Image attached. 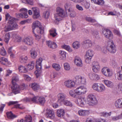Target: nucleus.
<instances>
[{
	"instance_id": "23",
	"label": "nucleus",
	"mask_w": 122,
	"mask_h": 122,
	"mask_svg": "<svg viewBox=\"0 0 122 122\" xmlns=\"http://www.w3.org/2000/svg\"><path fill=\"white\" fill-rule=\"evenodd\" d=\"M89 113V111L88 110H80L78 112V114L81 116H85L87 115Z\"/></svg>"
},
{
	"instance_id": "29",
	"label": "nucleus",
	"mask_w": 122,
	"mask_h": 122,
	"mask_svg": "<svg viewBox=\"0 0 122 122\" xmlns=\"http://www.w3.org/2000/svg\"><path fill=\"white\" fill-rule=\"evenodd\" d=\"M28 60L27 56H21L19 57L20 62L21 63L24 64L26 63Z\"/></svg>"
},
{
	"instance_id": "53",
	"label": "nucleus",
	"mask_w": 122,
	"mask_h": 122,
	"mask_svg": "<svg viewBox=\"0 0 122 122\" xmlns=\"http://www.w3.org/2000/svg\"><path fill=\"white\" fill-rule=\"evenodd\" d=\"M10 35L9 33H6L5 37V41L6 43H8L10 39Z\"/></svg>"
},
{
	"instance_id": "32",
	"label": "nucleus",
	"mask_w": 122,
	"mask_h": 122,
	"mask_svg": "<svg viewBox=\"0 0 122 122\" xmlns=\"http://www.w3.org/2000/svg\"><path fill=\"white\" fill-rule=\"evenodd\" d=\"M59 53L60 56V58L61 60H64L66 57V53L65 52L61 51H59Z\"/></svg>"
},
{
	"instance_id": "40",
	"label": "nucleus",
	"mask_w": 122,
	"mask_h": 122,
	"mask_svg": "<svg viewBox=\"0 0 122 122\" xmlns=\"http://www.w3.org/2000/svg\"><path fill=\"white\" fill-rule=\"evenodd\" d=\"M50 34L53 37L56 36L57 35L56 30L54 29H52L49 30Z\"/></svg>"
},
{
	"instance_id": "4",
	"label": "nucleus",
	"mask_w": 122,
	"mask_h": 122,
	"mask_svg": "<svg viewBox=\"0 0 122 122\" xmlns=\"http://www.w3.org/2000/svg\"><path fill=\"white\" fill-rule=\"evenodd\" d=\"M87 99L89 105H93L97 103V101L96 97L93 94H89L87 96Z\"/></svg>"
},
{
	"instance_id": "2",
	"label": "nucleus",
	"mask_w": 122,
	"mask_h": 122,
	"mask_svg": "<svg viewBox=\"0 0 122 122\" xmlns=\"http://www.w3.org/2000/svg\"><path fill=\"white\" fill-rule=\"evenodd\" d=\"M56 12V13L54 15V17L57 21L60 20V17H65L67 16V13L64 11L63 9L60 7L57 8Z\"/></svg>"
},
{
	"instance_id": "60",
	"label": "nucleus",
	"mask_w": 122,
	"mask_h": 122,
	"mask_svg": "<svg viewBox=\"0 0 122 122\" xmlns=\"http://www.w3.org/2000/svg\"><path fill=\"white\" fill-rule=\"evenodd\" d=\"M122 118V117L121 115H120L118 116H116L113 117L112 118V120L113 121H115L119 119Z\"/></svg>"
},
{
	"instance_id": "16",
	"label": "nucleus",
	"mask_w": 122,
	"mask_h": 122,
	"mask_svg": "<svg viewBox=\"0 0 122 122\" xmlns=\"http://www.w3.org/2000/svg\"><path fill=\"white\" fill-rule=\"evenodd\" d=\"M100 69V67L98 62L94 61L92 63V70L95 72H97Z\"/></svg>"
},
{
	"instance_id": "62",
	"label": "nucleus",
	"mask_w": 122,
	"mask_h": 122,
	"mask_svg": "<svg viewBox=\"0 0 122 122\" xmlns=\"http://www.w3.org/2000/svg\"><path fill=\"white\" fill-rule=\"evenodd\" d=\"M6 54V52L3 47H2L0 51L1 54L3 56L5 55Z\"/></svg>"
},
{
	"instance_id": "14",
	"label": "nucleus",
	"mask_w": 122,
	"mask_h": 122,
	"mask_svg": "<svg viewBox=\"0 0 122 122\" xmlns=\"http://www.w3.org/2000/svg\"><path fill=\"white\" fill-rule=\"evenodd\" d=\"M33 13V18L35 19L38 18L40 16L39 9L36 7H33L31 8Z\"/></svg>"
},
{
	"instance_id": "3",
	"label": "nucleus",
	"mask_w": 122,
	"mask_h": 122,
	"mask_svg": "<svg viewBox=\"0 0 122 122\" xmlns=\"http://www.w3.org/2000/svg\"><path fill=\"white\" fill-rule=\"evenodd\" d=\"M42 61V58L40 57L37 59L36 61V70L35 72V73L37 78L39 76V74L41 73L42 68L41 63Z\"/></svg>"
},
{
	"instance_id": "42",
	"label": "nucleus",
	"mask_w": 122,
	"mask_h": 122,
	"mask_svg": "<svg viewBox=\"0 0 122 122\" xmlns=\"http://www.w3.org/2000/svg\"><path fill=\"white\" fill-rule=\"evenodd\" d=\"M68 11L69 12H70V16L71 17H74L76 16V13L74 10H71L69 8L68 9Z\"/></svg>"
},
{
	"instance_id": "55",
	"label": "nucleus",
	"mask_w": 122,
	"mask_h": 122,
	"mask_svg": "<svg viewBox=\"0 0 122 122\" xmlns=\"http://www.w3.org/2000/svg\"><path fill=\"white\" fill-rule=\"evenodd\" d=\"M63 48L65 49L69 52H71L72 50L69 46L64 45L62 46Z\"/></svg>"
},
{
	"instance_id": "45",
	"label": "nucleus",
	"mask_w": 122,
	"mask_h": 122,
	"mask_svg": "<svg viewBox=\"0 0 122 122\" xmlns=\"http://www.w3.org/2000/svg\"><path fill=\"white\" fill-rule=\"evenodd\" d=\"M63 103L67 106H72V104L70 101L67 100L66 98L62 102Z\"/></svg>"
},
{
	"instance_id": "37",
	"label": "nucleus",
	"mask_w": 122,
	"mask_h": 122,
	"mask_svg": "<svg viewBox=\"0 0 122 122\" xmlns=\"http://www.w3.org/2000/svg\"><path fill=\"white\" fill-rule=\"evenodd\" d=\"M80 42L77 41L74 42L72 44L73 47L75 49H77L80 47Z\"/></svg>"
},
{
	"instance_id": "1",
	"label": "nucleus",
	"mask_w": 122,
	"mask_h": 122,
	"mask_svg": "<svg viewBox=\"0 0 122 122\" xmlns=\"http://www.w3.org/2000/svg\"><path fill=\"white\" fill-rule=\"evenodd\" d=\"M32 32L34 33V30H36V31L38 34H43L44 32L43 28L41 25V23L38 21L34 22L32 25Z\"/></svg>"
},
{
	"instance_id": "18",
	"label": "nucleus",
	"mask_w": 122,
	"mask_h": 122,
	"mask_svg": "<svg viewBox=\"0 0 122 122\" xmlns=\"http://www.w3.org/2000/svg\"><path fill=\"white\" fill-rule=\"evenodd\" d=\"M65 85L67 87L69 88H71L75 86V83L72 80H68L65 81Z\"/></svg>"
},
{
	"instance_id": "38",
	"label": "nucleus",
	"mask_w": 122,
	"mask_h": 122,
	"mask_svg": "<svg viewBox=\"0 0 122 122\" xmlns=\"http://www.w3.org/2000/svg\"><path fill=\"white\" fill-rule=\"evenodd\" d=\"M50 12L49 11L46 10L44 12L43 14V17L45 19H48L50 16Z\"/></svg>"
},
{
	"instance_id": "10",
	"label": "nucleus",
	"mask_w": 122,
	"mask_h": 122,
	"mask_svg": "<svg viewBox=\"0 0 122 122\" xmlns=\"http://www.w3.org/2000/svg\"><path fill=\"white\" fill-rule=\"evenodd\" d=\"M108 43L109 44V46L107 47L108 51L112 53H115L116 51L115 47L112 41H111L108 42Z\"/></svg>"
},
{
	"instance_id": "46",
	"label": "nucleus",
	"mask_w": 122,
	"mask_h": 122,
	"mask_svg": "<svg viewBox=\"0 0 122 122\" xmlns=\"http://www.w3.org/2000/svg\"><path fill=\"white\" fill-rule=\"evenodd\" d=\"M38 100L39 103L42 105L44 104L46 101L45 98L42 97H38Z\"/></svg>"
},
{
	"instance_id": "41",
	"label": "nucleus",
	"mask_w": 122,
	"mask_h": 122,
	"mask_svg": "<svg viewBox=\"0 0 122 122\" xmlns=\"http://www.w3.org/2000/svg\"><path fill=\"white\" fill-rule=\"evenodd\" d=\"M35 66V62L33 61H31L28 65V67L29 70H31L34 68Z\"/></svg>"
},
{
	"instance_id": "7",
	"label": "nucleus",
	"mask_w": 122,
	"mask_h": 122,
	"mask_svg": "<svg viewBox=\"0 0 122 122\" xmlns=\"http://www.w3.org/2000/svg\"><path fill=\"white\" fill-rule=\"evenodd\" d=\"M75 102L78 105L83 107H84L86 104V99L83 97L78 98L76 101Z\"/></svg>"
},
{
	"instance_id": "8",
	"label": "nucleus",
	"mask_w": 122,
	"mask_h": 122,
	"mask_svg": "<svg viewBox=\"0 0 122 122\" xmlns=\"http://www.w3.org/2000/svg\"><path fill=\"white\" fill-rule=\"evenodd\" d=\"M102 33L104 37L109 39H112L113 37V36L111 31L107 29H103Z\"/></svg>"
},
{
	"instance_id": "19",
	"label": "nucleus",
	"mask_w": 122,
	"mask_h": 122,
	"mask_svg": "<svg viewBox=\"0 0 122 122\" xmlns=\"http://www.w3.org/2000/svg\"><path fill=\"white\" fill-rule=\"evenodd\" d=\"M74 62L76 65L78 66L81 67L83 66V64L82 60L79 57H75Z\"/></svg>"
},
{
	"instance_id": "30",
	"label": "nucleus",
	"mask_w": 122,
	"mask_h": 122,
	"mask_svg": "<svg viewBox=\"0 0 122 122\" xmlns=\"http://www.w3.org/2000/svg\"><path fill=\"white\" fill-rule=\"evenodd\" d=\"M99 85L97 92H101L104 91L105 90L106 88L104 85L102 84H99Z\"/></svg>"
},
{
	"instance_id": "49",
	"label": "nucleus",
	"mask_w": 122,
	"mask_h": 122,
	"mask_svg": "<svg viewBox=\"0 0 122 122\" xmlns=\"http://www.w3.org/2000/svg\"><path fill=\"white\" fill-rule=\"evenodd\" d=\"M12 30L11 28V26L10 24L9 25H6L4 28V31L5 32H7L10 30Z\"/></svg>"
},
{
	"instance_id": "20",
	"label": "nucleus",
	"mask_w": 122,
	"mask_h": 122,
	"mask_svg": "<svg viewBox=\"0 0 122 122\" xmlns=\"http://www.w3.org/2000/svg\"><path fill=\"white\" fill-rule=\"evenodd\" d=\"M83 42L84 47L86 48L91 47L92 45V41L89 40H86L84 41Z\"/></svg>"
},
{
	"instance_id": "28",
	"label": "nucleus",
	"mask_w": 122,
	"mask_h": 122,
	"mask_svg": "<svg viewBox=\"0 0 122 122\" xmlns=\"http://www.w3.org/2000/svg\"><path fill=\"white\" fill-rule=\"evenodd\" d=\"M115 105L117 108H122V103L121 99H119L116 101L115 102Z\"/></svg>"
},
{
	"instance_id": "26",
	"label": "nucleus",
	"mask_w": 122,
	"mask_h": 122,
	"mask_svg": "<svg viewBox=\"0 0 122 122\" xmlns=\"http://www.w3.org/2000/svg\"><path fill=\"white\" fill-rule=\"evenodd\" d=\"M5 19L6 20H8L9 23H13V21L15 19L13 17H11L8 13H7L5 15Z\"/></svg>"
},
{
	"instance_id": "59",
	"label": "nucleus",
	"mask_w": 122,
	"mask_h": 122,
	"mask_svg": "<svg viewBox=\"0 0 122 122\" xmlns=\"http://www.w3.org/2000/svg\"><path fill=\"white\" fill-rule=\"evenodd\" d=\"M12 30L14 29L17 28L18 27V25L15 23L13 22L10 24Z\"/></svg>"
},
{
	"instance_id": "64",
	"label": "nucleus",
	"mask_w": 122,
	"mask_h": 122,
	"mask_svg": "<svg viewBox=\"0 0 122 122\" xmlns=\"http://www.w3.org/2000/svg\"><path fill=\"white\" fill-rule=\"evenodd\" d=\"M106 120L103 118H99L96 119V122H106Z\"/></svg>"
},
{
	"instance_id": "31",
	"label": "nucleus",
	"mask_w": 122,
	"mask_h": 122,
	"mask_svg": "<svg viewBox=\"0 0 122 122\" xmlns=\"http://www.w3.org/2000/svg\"><path fill=\"white\" fill-rule=\"evenodd\" d=\"M111 112H106L105 111L103 112L100 113V115L101 116L105 117H107L110 116L111 115Z\"/></svg>"
},
{
	"instance_id": "54",
	"label": "nucleus",
	"mask_w": 122,
	"mask_h": 122,
	"mask_svg": "<svg viewBox=\"0 0 122 122\" xmlns=\"http://www.w3.org/2000/svg\"><path fill=\"white\" fill-rule=\"evenodd\" d=\"M99 83H94L92 86V88L95 91H97Z\"/></svg>"
},
{
	"instance_id": "44",
	"label": "nucleus",
	"mask_w": 122,
	"mask_h": 122,
	"mask_svg": "<svg viewBox=\"0 0 122 122\" xmlns=\"http://www.w3.org/2000/svg\"><path fill=\"white\" fill-rule=\"evenodd\" d=\"M39 86L36 83L32 84L31 87L34 91H36L39 88Z\"/></svg>"
},
{
	"instance_id": "58",
	"label": "nucleus",
	"mask_w": 122,
	"mask_h": 122,
	"mask_svg": "<svg viewBox=\"0 0 122 122\" xmlns=\"http://www.w3.org/2000/svg\"><path fill=\"white\" fill-rule=\"evenodd\" d=\"M16 36V37L15 38V42H19L21 41V37L15 35V34L13 35V37L14 38V36Z\"/></svg>"
},
{
	"instance_id": "47",
	"label": "nucleus",
	"mask_w": 122,
	"mask_h": 122,
	"mask_svg": "<svg viewBox=\"0 0 122 122\" xmlns=\"http://www.w3.org/2000/svg\"><path fill=\"white\" fill-rule=\"evenodd\" d=\"M85 19L88 22L91 23H96L97 21L95 19H93L92 18L89 17H86Z\"/></svg>"
},
{
	"instance_id": "63",
	"label": "nucleus",
	"mask_w": 122,
	"mask_h": 122,
	"mask_svg": "<svg viewBox=\"0 0 122 122\" xmlns=\"http://www.w3.org/2000/svg\"><path fill=\"white\" fill-rule=\"evenodd\" d=\"M23 76L24 77V79L27 81H29L31 80V78L27 75H24Z\"/></svg>"
},
{
	"instance_id": "5",
	"label": "nucleus",
	"mask_w": 122,
	"mask_h": 122,
	"mask_svg": "<svg viewBox=\"0 0 122 122\" xmlns=\"http://www.w3.org/2000/svg\"><path fill=\"white\" fill-rule=\"evenodd\" d=\"M93 55V52L92 50H89L87 51L85 56V62L88 64L90 63Z\"/></svg>"
},
{
	"instance_id": "50",
	"label": "nucleus",
	"mask_w": 122,
	"mask_h": 122,
	"mask_svg": "<svg viewBox=\"0 0 122 122\" xmlns=\"http://www.w3.org/2000/svg\"><path fill=\"white\" fill-rule=\"evenodd\" d=\"M115 77L118 80H122V71L118 72Z\"/></svg>"
},
{
	"instance_id": "13",
	"label": "nucleus",
	"mask_w": 122,
	"mask_h": 122,
	"mask_svg": "<svg viewBox=\"0 0 122 122\" xmlns=\"http://www.w3.org/2000/svg\"><path fill=\"white\" fill-rule=\"evenodd\" d=\"M23 42L26 45L31 46L33 44V39L30 37L25 38L23 40Z\"/></svg>"
},
{
	"instance_id": "15",
	"label": "nucleus",
	"mask_w": 122,
	"mask_h": 122,
	"mask_svg": "<svg viewBox=\"0 0 122 122\" xmlns=\"http://www.w3.org/2000/svg\"><path fill=\"white\" fill-rule=\"evenodd\" d=\"M46 115L47 118L51 119H53L55 117L54 112L52 110L50 109H47Z\"/></svg>"
},
{
	"instance_id": "27",
	"label": "nucleus",
	"mask_w": 122,
	"mask_h": 122,
	"mask_svg": "<svg viewBox=\"0 0 122 122\" xmlns=\"http://www.w3.org/2000/svg\"><path fill=\"white\" fill-rule=\"evenodd\" d=\"M31 57L33 59L36 58L37 55V51L34 49H32L30 51Z\"/></svg>"
},
{
	"instance_id": "6",
	"label": "nucleus",
	"mask_w": 122,
	"mask_h": 122,
	"mask_svg": "<svg viewBox=\"0 0 122 122\" xmlns=\"http://www.w3.org/2000/svg\"><path fill=\"white\" fill-rule=\"evenodd\" d=\"M87 91L86 88L83 86H79L75 89V92L77 95L84 94Z\"/></svg>"
},
{
	"instance_id": "36",
	"label": "nucleus",
	"mask_w": 122,
	"mask_h": 122,
	"mask_svg": "<svg viewBox=\"0 0 122 122\" xmlns=\"http://www.w3.org/2000/svg\"><path fill=\"white\" fill-rule=\"evenodd\" d=\"M104 82L105 84L108 87H112L113 86V83L111 81L108 80H104Z\"/></svg>"
},
{
	"instance_id": "25",
	"label": "nucleus",
	"mask_w": 122,
	"mask_h": 122,
	"mask_svg": "<svg viewBox=\"0 0 122 122\" xmlns=\"http://www.w3.org/2000/svg\"><path fill=\"white\" fill-rule=\"evenodd\" d=\"M27 101H31L35 103H37L38 102V96H34L32 97L26 98Z\"/></svg>"
},
{
	"instance_id": "17",
	"label": "nucleus",
	"mask_w": 122,
	"mask_h": 122,
	"mask_svg": "<svg viewBox=\"0 0 122 122\" xmlns=\"http://www.w3.org/2000/svg\"><path fill=\"white\" fill-rule=\"evenodd\" d=\"M11 90L15 94L19 93L20 88L19 86L17 84H12Z\"/></svg>"
},
{
	"instance_id": "56",
	"label": "nucleus",
	"mask_w": 122,
	"mask_h": 122,
	"mask_svg": "<svg viewBox=\"0 0 122 122\" xmlns=\"http://www.w3.org/2000/svg\"><path fill=\"white\" fill-rule=\"evenodd\" d=\"M69 94L71 96L74 97H76L77 95V94L75 92V90L74 91L72 90H70L69 92Z\"/></svg>"
},
{
	"instance_id": "39",
	"label": "nucleus",
	"mask_w": 122,
	"mask_h": 122,
	"mask_svg": "<svg viewBox=\"0 0 122 122\" xmlns=\"http://www.w3.org/2000/svg\"><path fill=\"white\" fill-rule=\"evenodd\" d=\"M18 69L19 71L21 72L26 73L27 70L25 66L21 65L19 66Z\"/></svg>"
},
{
	"instance_id": "57",
	"label": "nucleus",
	"mask_w": 122,
	"mask_h": 122,
	"mask_svg": "<svg viewBox=\"0 0 122 122\" xmlns=\"http://www.w3.org/2000/svg\"><path fill=\"white\" fill-rule=\"evenodd\" d=\"M31 117L30 115H27L25 117V122H31Z\"/></svg>"
},
{
	"instance_id": "61",
	"label": "nucleus",
	"mask_w": 122,
	"mask_h": 122,
	"mask_svg": "<svg viewBox=\"0 0 122 122\" xmlns=\"http://www.w3.org/2000/svg\"><path fill=\"white\" fill-rule=\"evenodd\" d=\"M71 6V4L70 2H68L65 4L64 5V7L66 10L68 9L69 7H70Z\"/></svg>"
},
{
	"instance_id": "12",
	"label": "nucleus",
	"mask_w": 122,
	"mask_h": 122,
	"mask_svg": "<svg viewBox=\"0 0 122 122\" xmlns=\"http://www.w3.org/2000/svg\"><path fill=\"white\" fill-rule=\"evenodd\" d=\"M102 72L104 75L107 76H111L112 75V73L108 68L105 67L102 69Z\"/></svg>"
},
{
	"instance_id": "35",
	"label": "nucleus",
	"mask_w": 122,
	"mask_h": 122,
	"mask_svg": "<svg viewBox=\"0 0 122 122\" xmlns=\"http://www.w3.org/2000/svg\"><path fill=\"white\" fill-rule=\"evenodd\" d=\"M64 112L63 109L58 110L57 111V114L59 117H63L64 115Z\"/></svg>"
},
{
	"instance_id": "24",
	"label": "nucleus",
	"mask_w": 122,
	"mask_h": 122,
	"mask_svg": "<svg viewBox=\"0 0 122 122\" xmlns=\"http://www.w3.org/2000/svg\"><path fill=\"white\" fill-rule=\"evenodd\" d=\"M46 45L51 48L55 49L57 47V45L56 43L51 41H46Z\"/></svg>"
},
{
	"instance_id": "11",
	"label": "nucleus",
	"mask_w": 122,
	"mask_h": 122,
	"mask_svg": "<svg viewBox=\"0 0 122 122\" xmlns=\"http://www.w3.org/2000/svg\"><path fill=\"white\" fill-rule=\"evenodd\" d=\"M20 11L21 12V14H19L17 15L19 17L22 18H27L28 17L27 14V10L25 8H22L20 9Z\"/></svg>"
},
{
	"instance_id": "34",
	"label": "nucleus",
	"mask_w": 122,
	"mask_h": 122,
	"mask_svg": "<svg viewBox=\"0 0 122 122\" xmlns=\"http://www.w3.org/2000/svg\"><path fill=\"white\" fill-rule=\"evenodd\" d=\"M92 2L99 5H102L104 4V2L103 0H91Z\"/></svg>"
},
{
	"instance_id": "21",
	"label": "nucleus",
	"mask_w": 122,
	"mask_h": 122,
	"mask_svg": "<svg viewBox=\"0 0 122 122\" xmlns=\"http://www.w3.org/2000/svg\"><path fill=\"white\" fill-rule=\"evenodd\" d=\"M58 100L60 102H63L66 99V95L63 93H60L57 95Z\"/></svg>"
},
{
	"instance_id": "33",
	"label": "nucleus",
	"mask_w": 122,
	"mask_h": 122,
	"mask_svg": "<svg viewBox=\"0 0 122 122\" xmlns=\"http://www.w3.org/2000/svg\"><path fill=\"white\" fill-rule=\"evenodd\" d=\"M8 118L10 119H12L17 117V116L13 114L11 112H7L6 113Z\"/></svg>"
},
{
	"instance_id": "9",
	"label": "nucleus",
	"mask_w": 122,
	"mask_h": 122,
	"mask_svg": "<svg viewBox=\"0 0 122 122\" xmlns=\"http://www.w3.org/2000/svg\"><path fill=\"white\" fill-rule=\"evenodd\" d=\"M75 78L76 81L78 84L84 85L86 84V79L84 77L77 76Z\"/></svg>"
},
{
	"instance_id": "52",
	"label": "nucleus",
	"mask_w": 122,
	"mask_h": 122,
	"mask_svg": "<svg viewBox=\"0 0 122 122\" xmlns=\"http://www.w3.org/2000/svg\"><path fill=\"white\" fill-rule=\"evenodd\" d=\"M64 69L66 71H69L70 68V67L69 64L67 63H65L64 64Z\"/></svg>"
},
{
	"instance_id": "43",
	"label": "nucleus",
	"mask_w": 122,
	"mask_h": 122,
	"mask_svg": "<svg viewBox=\"0 0 122 122\" xmlns=\"http://www.w3.org/2000/svg\"><path fill=\"white\" fill-rule=\"evenodd\" d=\"M52 66L53 68L57 71H59L61 69V66L59 64L53 63L52 64Z\"/></svg>"
},
{
	"instance_id": "51",
	"label": "nucleus",
	"mask_w": 122,
	"mask_h": 122,
	"mask_svg": "<svg viewBox=\"0 0 122 122\" xmlns=\"http://www.w3.org/2000/svg\"><path fill=\"white\" fill-rule=\"evenodd\" d=\"M93 37L94 38L98 39L99 38V36L98 32L97 31H94L92 33Z\"/></svg>"
},
{
	"instance_id": "48",
	"label": "nucleus",
	"mask_w": 122,
	"mask_h": 122,
	"mask_svg": "<svg viewBox=\"0 0 122 122\" xmlns=\"http://www.w3.org/2000/svg\"><path fill=\"white\" fill-rule=\"evenodd\" d=\"M19 80L17 76H13L12 79V84H16L15 82Z\"/></svg>"
},
{
	"instance_id": "22",
	"label": "nucleus",
	"mask_w": 122,
	"mask_h": 122,
	"mask_svg": "<svg viewBox=\"0 0 122 122\" xmlns=\"http://www.w3.org/2000/svg\"><path fill=\"white\" fill-rule=\"evenodd\" d=\"M88 76L92 80H97L100 78L98 75L95 74L89 73Z\"/></svg>"
}]
</instances>
